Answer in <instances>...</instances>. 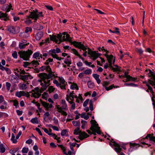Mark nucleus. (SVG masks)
Instances as JSON below:
<instances>
[{
	"label": "nucleus",
	"instance_id": "nucleus-15",
	"mask_svg": "<svg viewBox=\"0 0 155 155\" xmlns=\"http://www.w3.org/2000/svg\"><path fill=\"white\" fill-rule=\"evenodd\" d=\"M45 70H46L47 72L49 73L48 74H51L52 75V77H55V75L54 74V72L52 71L51 69L50 68L49 65H48L47 66H46Z\"/></svg>",
	"mask_w": 155,
	"mask_h": 155
},
{
	"label": "nucleus",
	"instance_id": "nucleus-28",
	"mask_svg": "<svg viewBox=\"0 0 155 155\" xmlns=\"http://www.w3.org/2000/svg\"><path fill=\"white\" fill-rule=\"evenodd\" d=\"M31 64H32L33 66H35V67H36L38 65H39V64L37 60H33L31 62Z\"/></svg>",
	"mask_w": 155,
	"mask_h": 155
},
{
	"label": "nucleus",
	"instance_id": "nucleus-51",
	"mask_svg": "<svg viewBox=\"0 0 155 155\" xmlns=\"http://www.w3.org/2000/svg\"><path fill=\"white\" fill-rule=\"evenodd\" d=\"M124 85H127L130 86H132V87H136L137 86V85L136 84H134L132 83H125L124 84Z\"/></svg>",
	"mask_w": 155,
	"mask_h": 155
},
{
	"label": "nucleus",
	"instance_id": "nucleus-30",
	"mask_svg": "<svg viewBox=\"0 0 155 155\" xmlns=\"http://www.w3.org/2000/svg\"><path fill=\"white\" fill-rule=\"evenodd\" d=\"M49 36L51 40L54 41L56 43L58 41L57 40L56 36V35H53L51 36V35H50Z\"/></svg>",
	"mask_w": 155,
	"mask_h": 155
},
{
	"label": "nucleus",
	"instance_id": "nucleus-43",
	"mask_svg": "<svg viewBox=\"0 0 155 155\" xmlns=\"http://www.w3.org/2000/svg\"><path fill=\"white\" fill-rule=\"evenodd\" d=\"M49 54L50 55H51L54 54H55L56 50L55 49H53L49 50L48 52Z\"/></svg>",
	"mask_w": 155,
	"mask_h": 155
},
{
	"label": "nucleus",
	"instance_id": "nucleus-41",
	"mask_svg": "<svg viewBox=\"0 0 155 155\" xmlns=\"http://www.w3.org/2000/svg\"><path fill=\"white\" fill-rule=\"evenodd\" d=\"M89 108L91 111L93 110V101L92 100H91L89 102Z\"/></svg>",
	"mask_w": 155,
	"mask_h": 155
},
{
	"label": "nucleus",
	"instance_id": "nucleus-49",
	"mask_svg": "<svg viewBox=\"0 0 155 155\" xmlns=\"http://www.w3.org/2000/svg\"><path fill=\"white\" fill-rule=\"evenodd\" d=\"M29 150V149L28 148H26L25 147H24L23 148L22 152L23 153H27Z\"/></svg>",
	"mask_w": 155,
	"mask_h": 155
},
{
	"label": "nucleus",
	"instance_id": "nucleus-33",
	"mask_svg": "<svg viewBox=\"0 0 155 155\" xmlns=\"http://www.w3.org/2000/svg\"><path fill=\"white\" fill-rule=\"evenodd\" d=\"M5 15V16L2 17V18H1L2 20H4V21H6L7 20H9L8 17V14L6 13H4Z\"/></svg>",
	"mask_w": 155,
	"mask_h": 155
},
{
	"label": "nucleus",
	"instance_id": "nucleus-5",
	"mask_svg": "<svg viewBox=\"0 0 155 155\" xmlns=\"http://www.w3.org/2000/svg\"><path fill=\"white\" fill-rule=\"evenodd\" d=\"M50 74H47L45 73H42L39 74L38 76L44 82L46 83V79H51L53 77Z\"/></svg>",
	"mask_w": 155,
	"mask_h": 155
},
{
	"label": "nucleus",
	"instance_id": "nucleus-63",
	"mask_svg": "<svg viewBox=\"0 0 155 155\" xmlns=\"http://www.w3.org/2000/svg\"><path fill=\"white\" fill-rule=\"evenodd\" d=\"M12 56L13 57L15 58H17V53L16 51H15L12 54Z\"/></svg>",
	"mask_w": 155,
	"mask_h": 155
},
{
	"label": "nucleus",
	"instance_id": "nucleus-2",
	"mask_svg": "<svg viewBox=\"0 0 155 155\" xmlns=\"http://www.w3.org/2000/svg\"><path fill=\"white\" fill-rule=\"evenodd\" d=\"M29 13H30V15L27 16V19H28V21L30 23H31L32 21L30 19H29V18H31L34 19V21L36 22L40 16H43L42 12H38L37 9L33 10L32 12H30Z\"/></svg>",
	"mask_w": 155,
	"mask_h": 155
},
{
	"label": "nucleus",
	"instance_id": "nucleus-44",
	"mask_svg": "<svg viewBox=\"0 0 155 155\" xmlns=\"http://www.w3.org/2000/svg\"><path fill=\"white\" fill-rule=\"evenodd\" d=\"M82 124L81 128L83 129L85 128V126L87 124V122L86 121L82 120L81 121Z\"/></svg>",
	"mask_w": 155,
	"mask_h": 155
},
{
	"label": "nucleus",
	"instance_id": "nucleus-23",
	"mask_svg": "<svg viewBox=\"0 0 155 155\" xmlns=\"http://www.w3.org/2000/svg\"><path fill=\"white\" fill-rule=\"evenodd\" d=\"M42 129L44 130L45 132L48 135L50 136H51V135H54V134L51 133L52 131V130L51 129H49L50 132H49L48 129L46 128H42Z\"/></svg>",
	"mask_w": 155,
	"mask_h": 155
},
{
	"label": "nucleus",
	"instance_id": "nucleus-12",
	"mask_svg": "<svg viewBox=\"0 0 155 155\" xmlns=\"http://www.w3.org/2000/svg\"><path fill=\"white\" fill-rule=\"evenodd\" d=\"M113 142L114 143L113 145L115 147L114 148L115 150L117 152L120 153L122 150L121 148H120V145L115 141H114Z\"/></svg>",
	"mask_w": 155,
	"mask_h": 155
},
{
	"label": "nucleus",
	"instance_id": "nucleus-18",
	"mask_svg": "<svg viewBox=\"0 0 155 155\" xmlns=\"http://www.w3.org/2000/svg\"><path fill=\"white\" fill-rule=\"evenodd\" d=\"M93 77L96 80L97 83L98 84H99L101 82V80L99 79V77L100 75L96 74H93Z\"/></svg>",
	"mask_w": 155,
	"mask_h": 155
},
{
	"label": "nucleus",
	"instance_id": "nucleus-47",
	"mask_svg": "<svg viewBox=\"0 0 155 155\" xmlns=\"http://www.w3.org/2000/svg\"><path fill=\"white\" fill-rule=\"evenodd\" d=\"M91 70L90 69H87L84 71V74H90L91 73Z\"/></svg>",
	"mask_w": 155,
	"mask_h": 155
},
{
	"label": "nucleus",
	"instance_id": "nucleus-21",
	"mask_svg": "<svg viewBox=\"0 0 155 155\" xmlns=\"http://www.w3.org/2000/svg\"><path fill=\"white\" fill-rule=\"evenodd\" d=\"M15 28H14V27L13 26L8 27V30L10 32L12 33H16L19 32L18 31L17 32L16 31H15Z\"/></svg>",
	"mask_w": 155,
	"mask_h": 155
},
{
	"label": "nucleus",
	"instance_id": "nucleus-32",
	"mask_svg": "<svg viewBox=\"0 0 155 155\" xmlns=\"http://www.w3.org/2000/svg\"><path fill=\"white\" fill-rule=\"evenodd\" d=\"M0 152L2 153H4L5 151V149L4 147L3 144H0Z\"/></svg>",
	"mask_w": 155,
	"mask_h": 155
},
{
	"label": "nucleus",
	"instance_id": "nucleus-39",
	"mask_svg": "<svg viewBox=\"0 0 155 155\" xmlns=\"http://www.w3.org/2000/svg\"><path fill=\"white\" fill-rule=\"evenodd\" d=\"M80 131H81L80 130V127H78L76 129H75L74 130V134L75 135H78V134L79 135V134L80 133Z\"/></svg>",
	"mask_w": 155,
	"mask_h": 155
},
{
	"label": "nucleus",
	"instance_id": "nucleus-40",
	"mask_svg": "<svg viewBox=\"0 0 155 155\" xmlns=\"http://www.w3.org/2000/svg\"><path fill=\"white\" fill-rule=\"evenodd\" d=\"M51 56H52V57L53 58H56L59 61H61L62 59H64V58H60V57H58V55L56 54H54L53 55H51Z\"/></svg>",
	"mask_w": 155,
	"mask_h": 155
},
{
	"label": "nucleus",
	"instance_id": "nucleus-24",
	"mask_svg": "<svg viewBox=\"0 0 155 155\" xmlns=\"http://www.w3.org/2000/svg\"><path fill=\"white\" fill-rule=\"evenodd\" d=\"M29 75H24L20 76L21 78L20 79L23 80L24 81H25L26 80H27L28 79L29 76H30Z\"/></svg>",
	"mask_w": 155,
	"mask_h": 155
},
{
	"label": "nucleus",
	"instance_id": "nucleus-64",
	"mask_svg": "<svg viewBox=\"0 0 155 155\" xmlns=\"http://www.w3.org/2000/svg\"><path fill=\"white\" fill-rule=\"evenodd\" d=\"M67 132L66 130H62L61 133V135L62 136L65 135Z\"/></svg>",
	"mask_w": 155,
	"mask_h": 155
},
{
	"label": "nucleus",
	"instance_id": "nucleus-19",
	"mask_svg": "<svg viewBox=\"0 0 155 155\" xmlns=\"http://www.w3.org/2000/svg\"><path fill=\"white\" fill-rule=\"evenodd\" d=\"M61 104H62V106L61 107H59V108L62 109L63 110H66L67 104L66 103L65 101L64 100H62L61 101Z\"/></svg>",
	"mask_w": 155,
	"mask_h": 155
},
{
	"label": "nucleus",
	"instance_id": "nucleus-14",
	"mask_svg": "<svg viewBox=\"0 0 155 155\" xmlns=\"http://www.w3.org/2000/svg\"><path fill=\"white\" fill-rule=\"evenodd\" d=\"M149 73L147 74L148 77H151V79H153L155 82V73L152 71L150 70H149Z\"/></svg>",
	"mask_w": 155,
	"mask_h": 155
},
{
	"label": "nucleus",
	"instance_id": "nucleus-4",
	"mask_svg": "<svg viewBox=\"0 0 155 155\" xmlns=\"http://www.w3.org/2000/svg\"><path fill=\"white\" fill-rule=\"evenodd\" d=\"M32 53L33 51L29 49L27 51L22 50L18 52L20 57L25 61H29L30 56Z\"/></svg>",
	"mask_w": 155,
	"mask_h": 155
},
{
	"label": "nucleus",
	"instance_id": "nucleus-58",
	"mask_svg": "<svg viewBox=\"0 0 155 155\" xmlns=\"http://www.w3.org/2000/svg\"><path fill=\"white\" fill-rule=\"evenodd\" d=\"M40 53L39 52H35L33 55V58H37L39 57Z\"/></svg>",
	"mask_w": 155,
	"mask_h": 155
},
{
	"label": "nucleus",
	"instance_id": "nucleus-31",
	"mask_svg": "<svg viewBox=\"0 0 155 155\" xmlns=\"http://www.w3.org/2000/svg\"><path fill=\"white\" fill-rule=\"evenodd\" d=\"M130 147H135L136 149H137L140 146L138 144H137L136 143H130Z\"/></svg>",
	"mask_w": 155,
	"mask_h": 155
},
{
	"label": "nucleus",
	"instance_id": "nucleus-3",
	"mask_svg": "<svg viewBox=\"0 0 155 155\" xmlns=\"http://www.w3.org/2000/svg\"><path fill=\"white\" fill-rule=\"evenodd\" d=\"M91 125L90 130L92 131V134L95 135H96V132L97 134H101V132L100 130V127L98 126V124L95 120H92L91 121Z\"/></svg>",
	"mask_w": 155,
	"mask_h": 155
},
{
	"label": "nucleus",
	"instance_id": "nucleus-38",
	"mask_svg": "<svg viewBox=\"0 0 155 155\" xmlns=\"http://www.w3.org/2000/svg\"><path fill=\"white\" fill-rule=\"evenodd\" d=\"M71 88L72 89H76L78 90L79 89L77 85L75 83H74L72 84L71 86Z\"/></svg>",
	"mask_w": 155,
	"mask_h": 155
},
{
	"label": "nucleus",
	"instance_id": "nucleus-1",
	"mask_svg": "<svg viewBox=\"0 0 155 155\" xmlns=\"http://www.w3.org/2000/svg\"><path fill=\"white\" fill-rule=\"evenodd\" d=\"M50 84H47L45 83H41V85L42 87L39 90V92L42 93L45 90ZM39 88L37 87L35 88L34 90H32L30 93H31V96L34 97L35 98H38L41 96V94L39 93Z\"/></svg>",
	"mask_w": 155,
	"mask_h": 155
},
{
	"label": "nucleus",
	"instance_id": "nucleus-45",
	"mask_svg": "<svg viewBox=\"0 0 155 155\" xmlns=\"http://www.w3.org/2000/svg\"><path fill=\"white\" fill-rule=\"evenodd\" d=\"M72 124L75 126H80V123L79 121H72Z\"/></svg>",
	"mask_w": 155,
	"mask_h": 155
},
{
	"label": "nucleus",
	"instance_id": "nucleus-53",
	"mask_svg": "<svg viewBox=\"0 0 155 155\" xmlns=\"http://www.w3.org/2000/svg\"><path fill=\"white\" fill-rule=\"evenodd\" d=\"M63 35H60L58 34L56 36V38H57L59 41L60 43L62 41V37Z\"/></svg>",
	"mask_w": 155,
	"mask_h": 155
},
{
	"label": "nucleus",
	"instance_id": "nucleus-26",
	"mask_svg": "<svg viewBox=\"0 0 155 155\" xmlns=\"http://www.w3.org/2000/svg\"><path fill=\"white\" fill-rule=\"evenodd\" d=\"M119 87V86H115L114 84H112L109 87H105V89L107 91H108L109 90H111L113 89V88H117L118 87Z\"/></svg>",
	"mask_w": 155,
	"mask_h": 155
},
{
	"label": "nucleus",
	"instance_id": "nucleus-59",
	"mask_svg": "<svg viewBox=\"0 0 155 155\" xmlns=\"http://www.w3.org/2000/svg\"><path fill=\"white\" fill-rule=\"evenodd\" d=\"M110 84V82L107 81H104L103 82V85L104 87L105 88V87H107V86H108Z\"/></svg>",
	"mask_w": 155,
	"mask_h": 155
},
{
	"label": "nucleus",
	"instance_id": "nucleus-37",
	"mask_svg": "<svg viewBox=\"0 0 155 155\" xmlns=\"http://www.w3.org/2000/svg\"><path fill=\"white\" fill-rule=\"evenodd\" d=\"M8 115L7 113L4 112H0V118L4 117L5 118L7 117Z\"/></svg>",
	"mask_w": 155,
	"mask_h": 155
},
{
	"label": "nucleus",
	"instance_id": "nucleus-61",
	"mask_svg": "<svg viewBox=\"0 0 155 155\" xmlns=\"http://www.w3.org/2000/svg\"><path fill=\"white\" fill-rule=\"evenodd\" d=\"M71 50L72 51L73 53L75 55L77 56L78 54V51L75 49L73 48Z\"/></svg>",
	"mask_w": 155,
	"mask_h": 155
},
{
	"label": "nucleus",
	"instance_id": "nucleus-7",
	"mask_svg": "<svg viewBox=\"0 0 155 155\" xmlns=\"http://www.w3.org/2000/svg\"><path fill=\"white\" fill-rule=\"evenodd\" d=\"M88 54L90 55L91 58H92L94 60H96L101 54L100 53H97L95 51H92L90 48H88Z\"/></svg>",
	"mask_w": 155,
	"mask_h": 155
},
{
	"label": "nucleus",
	"instance_id": "nucleus-11",
	"mask_svg": "<svg viewBox=\"0 0 155 155\" xmlns=\"http://www.w3.org/2000/svg\"><path fill=\"white\" fill-rule=\"evenodd\" d=\"M89 137V135L84 131H80L79 134V136L78 137L81 140H82Z\"/></svg>",
	"mask_w": 155,
	"mask_h": 155
},
{
	"label": "nucleus",
	"instance_id": "nucleus-8",
	"mask_svg": "<svg viewBox=\"0 0 155 155\" xmlns=\"http://www.w3.org/2000/svg\"><path fill=\"white\" fill-rule=\"evenodd\" d=\"M58 80L59 81V84H60L61 85L60 87L62 89H64L66 90L65 88V86L67 84V83L65 82V80L62 77H59Z\"/></svg>",
	"mask_w": 155,
	"mask_h": 155
},
{
	"label": "nucleus",
	"instance_id": "nucleus-17",
	"mask_svg": "<svg viewBox=\"0 0 155 155\" xmlns=\"http://www.w3.org/2000/svg\"><path fill=\"white\" fill-rule=\"evenodd\" d=\"M43 35V33L41 31L38 33L35 36V39L38 41L39 40Z\"/></svg>",
	"mask_w": 155,
	"mask_h": 155
},
{
	"label": "nucleus",
	"instance_id": "nucleus-62",
	"mask_svg": "<svg viewBox=\"0 0 155 155\" xmlns=\"http://www.w3.org/2000/svg\"><path fill=\"white\" fill-rule=\"evenodd\" d=\"M72 93H70L69 94V98L71 100V101H74V95H72Z\"/></svg>",
	"mask_w": 155,
	"mask_h": 155
},
{
	"label": "nucleus",
	"instance_id": "nucleus-57",
	"mask_svg": "<svg viewBox=\"0 0 155 155\" xmlns=\"http://www.w3.org/2000/svg\"><path fill=\"white\" fill-rule=\"evenodd\" d=\"M6 84L7 89L8 91H9L10 89V88L11 86V84L8 82H7Z\"/></svg>",
	"mask_w": 155,
	"mask_h": 155
},
{
	"label": "nucleus",
	"instance_id": "nucleus-34",
	"mask_svg": "<svg viewBox=\"0 0 155 155\" xmlns=\"http://www.w3.org/2000/svg\"><path fill=\"white\" fill-rule=\"evenodd\" d=\"M58 145L59 147L62 150L64 154H66V148L63 146L62 145H59L58 144Z\"/></svg>",
	"mask_w": 155,
	"mask_h": 155
},
{
	"label": "nucleus",
	"instance_id": "nucleus-35",
	"mask_svg": "<svg viewBox=\"0 0 155 155\" xmlns=\"http://www.w3.org/2000/svg\"><path fill=\"white\" fill-rule=\"evenodd\" d=\"M126 78L127 80V81H134L136 80V78H133L129 75V76H127Z\"/></svg>",
	"mask_w": 155,
	"mask_h": 155
},
{
	"label": "nucleus",
	"instance_id": "nucleus-13",
	"mask_svg": "<svg viewBox=\"0 0 155 155\" xmlns=\"http://www.w3.org/2000/svg\"><path fill=\"white\" fill-rule=\"evenodd\" d=\"M56 107L57 109V111L58 112L61 113L62 115L64 116H67V114L66 112L64 110H63L62 109L59 108L60 106L59 105L56 106Z\"/></svg>",
	"mask_w": 155,
	"mask_h": 155
},
{
	"label": "nucleus",
	"instance_id": "nucleus-6",
	"mask_svg": "<svg viewBox=\"0 0 155 155\" xmlns=\"http://www.w3.org/2000/svg\"><path fill=\"white\" fill-rule=\"evenodd\" d=\"M72 44L75 47L81 49L84 51H87L86 50H87V51H88V48H88L87 47H85L83 44H81V42L74 41L73 42H72Z\"/></svg>",
	"mask_w": 155,
	"mask_h": 155
},
{
	"label": "nucleus",
	"instance_id": "nucleus-42",
	"mask_svg": "<svg viewBox=\"0 0 155 155\" xmlns=\"http://www.w3.org/2000/svg\"><path fill=\"white\" fill-rule=\"evenodd\" d=\"M32 31V28L31 27H26L25 30L26 33L31 32Z\"/></svg>",
	"mask_w": 155,
	"mask_h": 155
},
{
	"label": "nucleus",
	"instance_id": "nucleus-54",
	"mask_svg": "<svg viewBox=\"0 0 155 155\" xmlns=\"http://www.w3.org/2000/svg\"><path fill=\"white\" fill-rule=\"evenodd\" d=\"M53 83L56 84L57 86L58 87H60V84H59V83L58 82V81L56 80H54L53 81Z\"/></svg>",
	"mask_w": 155,
	"mask_h": 155
},
{
	"label": "nucleus",
	"instance_id": "nucleus-10",
	"mask_svg": "<svg viewBox=\"0 0 155 155\" xmlns=\"http://www.w3.org/2000/svg\"><path fill=\"white\" fill-rule=\"evenodd\" d=\"M41 104L46 110H49L50 108H51L53 107L52 104H49V103L45 101H41Z\"/></svg>",
	"mask_w": 155,
	"mask_h": 155
},
{
	"label": "nucleus",
	"instance_id": "nucleus-22",
	"mask_svg": "<svg viewBox=\"0 0 155 155\" xmlns=\"http://www.w3.org/2000/svg\"><path fill=\"white\" fill-rule=\"evenodd\" d=\"M70 56H68L67 59H65L64 61V63L66 64H71V61L70 58Z\"/></svg>",
	"mask_w": 155,
	"mask_h": 155
},
{
	"label": "nucleus",
	"instance_id": "nucleus-50",
	"mask_svg": "<svg viewBox=\"0 0 155 155\" xmlns=\"http://www.w3.org/2000/svg\"><path fill=\"white\" fill-rule=\"evenodd\" d=\"M54 90V88H53V86H49L48 89V90L49 93H51Z\"/></svg>",
	"mask_w": 155,
	"mask_h": 155
},
{
	"label": "nucleus",
	"instance_id": "nucleus-29",
	"mask_svg": "<svg viewBox=\"0 0 155 155\" xmlns=\"http://www.w3.org/2000/svg\"><path fill=\"white\" fill-rule=\"evenodd\" d=\"M87 85L88 87L90 88H93L94 87V83L92 82L91 81H88L87 82Z\"/></svg>",
	"mask_w": 155,
	"mask_h": 155
},
{
	"label": "nucleus",
	"instance_id": "nucleus-20",
	"mask_svg": "<svg viewBox=\"0 0 155 155\" xmlns=\"http://www.w3.org/2000/svg\"><path fill=\"white\" fill-rule=\"evenodd\" d=\"M66 99L67 101H68L70 104H72L71 106V108L72 110H74L75 107V103L73 101H69V96L68 95H67V97H66Z\"/></svg>",
	"mask_w": 155,
	"mask_h": 155
},
{
	"label": "nucleus",
	"instance_id": "nucleus-55",
	"mask_svg": "<svg viewBox=\"0 0 155 155\" xmlns=\"http://www.w3.org/2000/svg\"><path fill=\"white\" fill-rule=\"evenodd\" d=\"M12 101H13V102L14 103V104H13L14 106H15L16 108H17V106L18 104V101L16 100H13Z\"/></svg>",
	"mask_w": 155,
	"mask_h": 155
},
{
	"label": "nucleus",
	"instance_id": "nucleus-9",
	"mask_svg": "<svg viewBox=\"0 0 155 155\" xmlns=\"http://www.w3.org/2000/svg\"><path fill=\"white\" fill-rule=\"evenodd\" d=\"M63 35L62 37V39L64 41H68L72 44V42L73 41H72L71 40V38L70 37L69 35L68 34H66L65 32H64L62 34Z\"/></svg>",
	"mask_w": 155,
	"mask_h": 155
},
{
	"label": "nucleus",
	"instance_id": "nucleus-25",
	"mask_svg": "<svg viewBox=\"0 0 155 155\" xmlns=\"http://www.w3.org/2000/svg\"><path fill=\"white\" fill-rule=\"evenodd\" d=\"M1 70L2 71H4V70L5 71L7 74H10L12 73V71L9 68H5L4 67H3Z\"/></svg>",
	"mask_w": 155,
	"mask_h": 155
},
{
	"label": "nucleus",
	"instance_id": "nucleus-60",
	"mask_svg": "<svg viewBox=\"0 0 155 155\" xmlns=\"http://www.w3.org/2000/svg\"><path fill=\"white\" fill-rule=\"evenodd\" d=\"M48 96V94L47 93L44 92L42 95V98L44 99L46 98Z\"/></svg>",
	"mask_w": 155,
	"mask_h": 155
},
{
	"label": "nucleus",
	"instance_id": "nucleus-46",
	"mask_svg": "<svg viewBox=\"0 0 155 155\" xmlns=\"http://www.w3.org/2000/svg\"><path fill=\"white\" fill-rule=\"evenodd\" d=\"M15 136L13 134H12V137L11 140L13 141V143H16L17 142L16 139H15Z\"/></svg>",
	"mask_w": 155,
	"mask_h": 155
},
{
	"label": "nucleus",
	"instance_id": "nucleus-52",
	"mask_svg": "<svg viewBox=\"0 0 155 155\" xmlns=\"http://www.w3.org/2000/svg\"><path fill=\"white\" fill-rule=\"evenodd\" d=\"M23 66L25 67H26L28 66H30L31 64V62H24L23 63Z\"/></svg>",
	"mask_w": 155,
	"mask_h": 155
},
{
	"label": "nucleus",
	"instance_id": "nucleus-27",
	"mask_svg": "<svg viewBox=\"0 0 155 155\" xmlns=\"http://www.w3.org/2000/svg\"><path fill=\"white\" fill-rule=\"evenodd\" d=\"M27 45L28 44H25L21 42L19 44V47L20 49H22L25 48Z\"/></svg>",
	"mask_w": 155,
	"mask_h": 155
},
{
	"label": "nucleus",
	"instance_id": "nucleus-16",
	"mask_svg": "<svg viewBox=\"0 0 155 155\" xmlns=\"http://www.w3.org/2000/svg\"><path fill=\"white\" fill-rule=\"evenodd\" d=\"M15 95L16 96L20 98L21 96H25V93L24 91H17L15 93Z\"/></svg>",
	"mask_w": 155,
	"mask_h": 155
},
{
	"label": "nucleus",
	"instance_id": "nucleus-56",
	"mask_svg": "<svg viewBox=\"0 0 155 155\" xmlns=\"http://www.w3.org/2000/svg\"><path fill=\"white\" fill-rule=\"evenodd\" d=\"M113 58V56L112 54L109 56L107 58L108 62H110V61L112 62Z\"/></svg>",
	"mask_w": 155,
	"mask_h": 155
},
{
	"label": "nucleus",
	"instance_id": "nucleus-48",
	"mask_svg": "<svg viewBox=\"0 0 155 155\" xmlns=\"http://www.w3.org/2000/svg\"><path fill=\"white\" fill-rule=\"evenodd\" d=\"M153 137H155L153 136H151V134H147V136L145 137V138L146 139H147L148 138H149L150 140L154 142V141H153V140H151V138H153Z\"/></svg>",
	"mask_w": 155,
	"mask_h": 155
},
{
	"label": "nucleus",
	"instance_id": "nucleus-36",
	"mask_svg": "<svg viewBox=\"0 0 155 155\" xmlns=\"http://www.w3.org/2000/svg\"><path fill=\"white\" fill-rule=\"evenodd\" d=\"M31 121L33 124H38V119L36 117L32 118L31 119Z\"/></svg>",
	"mask_w": 155,
	"mask_h": 155
}]
</instances>
